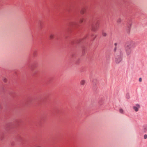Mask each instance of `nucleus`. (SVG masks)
Returning <instances> with one entry per match:
<instances>
[{
	"label": "nucleus",
	"instance_id": "bb28decb",
	"mask_svg": "<svg viewBox=\"0 0 147 147\" xmlns=\"http://www.w3.org/2000/svg\"><path fill=\"white\" fill-rule=\"evenodd\" d=\"M99 102V103H100V104H100V102Z\"/></svg>",
	"mask_w": 147,
	"mask_h": 147
},
{
	"label": "nucleus",
	"instance_id": "b1692460",
	"mask_svg": "<svg viewBox=\"0 0 147 147\" xmlns=\"http://www.w3.org/2000/svg\"><path fill=\"white\" fill-rule=\"evenodd\" d=\"M142 81V79L141 78H139V81L140 82H141Z\"/></svg>",
	"mask_w": 147,
	"mask_h": 147
},
{
	"label": "nucleus",
	"instance_id": "6ab92c4d",
	"mask_svg": "<svg viewBox=\"0 0 147 147\" xmlns=\"http://www.w3.org/2000/svg\"><path fill=\"white\" fill-rule=\"evenodd\" d=\"M72 24L73 25H75V26H78V23H77L76 22H74V23H73Z\"/></svg>",
	"mask_w": 147,
	"mask_h": 147
},
{
	"label": "nucleus",
	"instance_id": "4be33fe9",
	"mask_svg": "<svg viewBox=\"0 0 147 147\" xmlns=\"http://www.w3.org/2000/svg\"><path fill=\"white\" fill-rule=\"evenodd\" d=\"M147 138V135L146 134H145L144 136V139H146Z\"/></svg>",
	"mask_w": 147,
	"mask_h": 147
},
{
	"label": "nucleus",
	"instance_id": "a211bd4d",
	"mask_svg": "<svg viewBox=\"0 0 147 147\" xmlns=\"http://www.w3.org/2000/svg\"><path fill=\"white\" fill-rule=\"evenodd\" d=\"M117 43H115L114 44L115 46V47L114 49V51L115 52L116 51V45H117Z\"/></svg>",
	"mask_w": 147,
	"mask_h": 147
},
{
	"label": "nucleus",
	"instance_id": "1a4fd4ad",
	"mask_svg": "<svg viewBox=\"0 0 147 147\" xmlns=\"http://www.w3.org/2000/svg\"><path fill=\"white\" fill-rule=\"evenodd\" d=\"M143 131L144 132H146V131H147V125L144 126V128L143 129Z\"/></svg>",
	"mask_w": 147,
	"mask_h": 147
},
{
	"label": "nucleus",
	"instance_id": "a878e982",
	"mask_svg": "<svg viewBox=\"0 0 147 147\" xmlns=\"http://www.w3.org/2000/svg\"><path fill=\"white\" fill-rule=\"evenodd\" d=\"M81 12H82L81 13H84V11H83V10H82V11H81Z\"/></svg>",
	"mask_w": 147,
	"mask_h": 147
},
{
	"label": "nucleus",
	"instance_id": "0eeeda50",
	"mask_svg": "<svg viewBox=\"0 0 147 147\" xmlns=\"http://www.w3.org/2000/svg\"><path fill=\"white\" fill-rule=\"evenodd\" d=\"M136 106H133V108L134 110L136 112H137L138 111V109L140 107V105L138 104L136 105Z\"/></svg>",
	"mask_w": 147,
	"mask_h": 147
},
{
	"label": "nucleus",
	"instance_id": "6e6552de",
	"mask_svg": "<svg viewBox=\"0 0 147 147\" xmlns=\"http://www.w3.org/2000/svg\"><path fill=\"white\" fill-rule=\"evenodd\" d=\"M132 24L131 21V20H129L128 22L127 26L128 27V29H130L131 26Z\"/></svg>",
	"mask_w": 147,
	"mask_h": 147
},
{
	"label": "nucleus",
	"instance_id": "ddd939ff",
	"mask_svg": "<svg viewBox=\"0 0 147 147\" xmlns=\"http://www.w3.org/2000/svg\"><path fill=\"white\" fill-rule=\"evenodd\" d=\"M126 98L127 99H129L130 98V96L129 93H127L126 94Z\"/></svg>",
	"mask_w": 147,
	"mask_h": 147
},
{
	"label": "nucleus",
	"instance_id": "9b49d317",
	"mask_svg": "<svg viewBox=\"0 0 147 147\" xmlns=\"http://www.w3.org/2000/svg\"><path fill=\"white\" fill-rule=\"evenodd\" d=\"M85 83V81L84 80H82L80 81V84L81 85H84Z\"/></svg>",
	"mask_w": 147,
	"mask_h": 147
},
{
	"label": "nucleus",
	"instance_id": "f8f14e48",
	"mask_svg": "<svg viewBox=\"0 0 147 147\" xmlns=\"http://www.w3.org/2000/svg\"><path fill=\"white\" fill-rule=\"evenodd\" d=\"M84 21V20L83 18H81L79 22L80 23H82Z\"/></svg>",
	"mask_w": 147,
	"mask_h": 147
},
{
	"label": "nucleus",
	"instance_id": "20e7f679",
	"mask_svg": "<svg viewBox=\"0 0 147 147\" xmlns=\"http://www.w3.org/2000/svg\"><path fill=\"white\" fill-rule=\"evenodd\" d=\"M125 46L127 47H128L131 50L133 49L135 47L134 43L132 41H129L127 42L125 44Z\"/></svg>",
	"mask_w": 147,
	"mask_h": 147
},
{
	"label": "nucleus",
	"instance_id": "dca6fc26",
	"mask_svg": "<svg viewBox=\"0 0 147 147\" xmlns=\"http://www.w3.org/2000/svg\"><path fill=\"white\" fill-rule=\"evenodd\" d=\"M102 35L104 36H106L107 35V34L106 33L104 32H102Z\"/></svg>",
	"mask_w": 147,
	"mask_h": 147
},
{
	"label": "nucleus",
	"instance_id": "423d86ee",
	"mask_svg": "<svg viewBox=\"0 0 147 147\" xmlns=\"http://www.w3.org/2000/svg\"><path fill=\"white\" fill-rule=\"evenodd\" d=\"M125 48L126 53L127 55H129L131 53L132 50L130 49L128 47H127L125 46Z\"/></svg>",
	"mask_w": 147,
	"mask_h": 147
},
{
	"label": "nucleus",
	"instance_id": "aec40b11",
	"mask_svg": "<svg viewBox=\"0 0 147 147\" xmlns=\"http://www.w3.org/2000/svg\"><path fill=\"white\" fill-rule=\"evenodd\" d=\"M95 36H94V35H93L92 36H91V38H92V39H93V40L95 38Z\"/></svg>",
	"mask_w": 147,
	"mask_h": 147
},
{
	"label": "nucleus",
	"instance_id": "f257e3e1",
	"mask_svg": "<svg viewBox=\"0 0 147 147\" xmlns=\"http://www.w3.org/2000/svg\"><path fill=\"white\" fill-rule=\"evenodd\" d=\"M123 53L121 51L119 50L117 51L115 55V62L117 63L120 62L122 59Z\"/></svg>",
	"mask_w": 147,
	"mask_h": 147
},
{
	"label": "nucleus",
	"instance_id": "39448f33",
	"mask_svg": "<svg viewBox=\"0 0 147 147\" xmlns=\"http://www.w3.org/2000/svg\"><path fill=\"white\" fill-rule=\"evenodd\" d=\"M93 84V89L94 90H95L97 88V80L96 79H94L92 80Z\"/></svg>",
	"mask_w": 147,
	"mask_h": 147
},
{
	"label": "nucleus",
	"instance_id": "9d476101",
	"mask_svg": "<svg viewBox=\"0 0 147 147\" xmlns=\"http://www.w3.org/2000/svg\"><path fill=\"white\" fill-rule=\"evenodd\" d=\"M33 74L34 75H38V73L37 71H34L33 72Z\"/></svg>",
	"mask_w": 147,
	"mask_h": 147
},
{
	"label": "nucleus",
	"instance_id": "412c9836",
	"mask_svg": "<svg viewBox=\"0 0 147 147\" xmlns=\"http://www.w3.org/2000/svg\"><path fill=\"white\" fill-rule=\"evenodd\" d=\"M121 20L120 19H119L117 20V22L118 23H120L121 22Z\"/></svg>",
	"mask_w": 147,
	"mask_h": 147
},
{
	"label": "nucleus",
	"instance_id": "2eb2a0df",
	"mask_svg": "<svg viewBox=\"0 0 147 147\" xmlns=\"http://www.w3.org/2000/svg\"><path fill=\"white\" fill-rule=\"evenodd\" d=\"M119 112L120 113L122 114L123 113V110L122 109H119Z\"/></svg>",
	"mask_w": 147,
	"mask_h": 147
},
{
	"label": "nucleus",
	"instance_id": "f3484780",
	"mask_svg": "<svg viewBox=\"0 0 147 147\" xmlns=\"http://www.w3.org/2000/svg\"><path fill=\"white\" fill-rule=\"evenodd\" d=\"M54 37V36L52 34H51L50 35V39H53Z\"/></svg>",
	"mask_w": 147,
	"mask_h": 147
},
{
	"label": "nucleus",
	"instance_id": "5701e85b",
	"mask_svg": "<svg viewBox=\"0 0 147 147\" xmlns=\"http://www.w3.org/2000/svg\"><path fill=\"white\" fill-rule=\"evenodd\" d=\"M3 81L4 82H6L7 81V80L6 78H4L3 79Z\"/></svg>",
	"mask_w": 147,
	"mask_h": 147
},
{
	"label": "nucleus",
	"instance_id": "393cba45",
	"mask_svg": "<svg viewBox=\"0 0 147 147\" xmlns=\"http://www.w3.org/2000/svg\"><path fill=\"white\" fill-rule=\"evenodd\" d=\"M33 55L34 56H35V52L36 51H33Z\"/></svg>",
	"mask_w": 147,
	"mask_h": 147
},
{
	"label": "nucleus",
	"instance_id": "f03ea898",
	"mask_svg": "<svg viewBox=\"0 0 147 147\" xmlns=\"http://www.w3.org/2000/svg\"><path fill=\"white\" fill-rule=\"evenodd\" d=\"M88 39V36H86L82 38L78 39L74 41L73 42V44H79L80 45H82V44L84 43Z\"/></svg>",
	"mask_w": 147,
	"mask_h": 147
},
{
	"label": "nucleus",
	"instance_id": "7ed1b4c3",
	"mask_svg": "<svg viewBox=\"0 0 147 147\" xmlns=\"http://www.w3.org/2000/svg\"><path fill=\"white\" fill-rule=\"evenodd\" d=\"M99 26L98 21L93 22L91 25V28L93 31H95L97 29Z\"/></svg>",
	"mask_w": 147,
	"mask_h": 147
},
{
	"label": "nucleus",
	"instance_id": "4468645a",
	"mask_svg": "<svg viewBox=\"0 0 147 147\" xmlns=\"http://www.w3.org/2000/svg\"><path fill=\"white\" fill-rule=\"evenodd\" d=\"M82 53H84V52L85 50V48L83 46H82Z\"/></svg>",
	"mask_w": 147,
	"mask_h": 147
}]
</instances>
